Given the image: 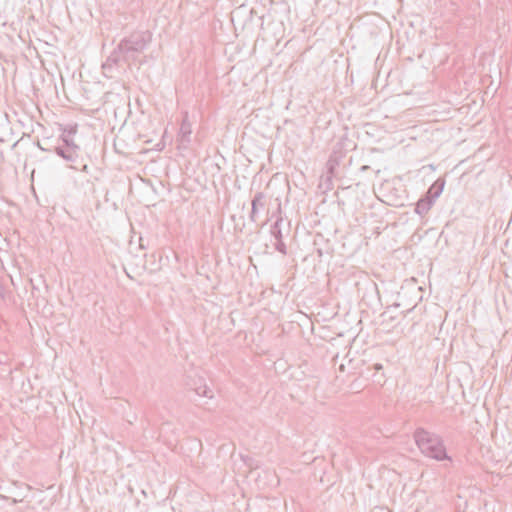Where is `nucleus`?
<instances>
[{"label": "nucleus", "mask_w": 512, "mask_h": 512, "mask_svg": "<svg viewBox=\"0 0 512 512\" xmlns=\"http://www.w3.org/2000/svg\"><path fill=\"white\" fill-rule=\"evenodd\" d=\"M151 42V34L148 31H136L123 38L117 47L107 57L103 63V70L110 71L113 66L121 62L130 64L136 62L140 55Z\"/></svg>", "instance_id": "f257e3e1"}, {"label": "nucleus", "mask_w": 512, "mask_h": 512, "mask_svg": "<svg viewBox=\"0 0 512 512\" xmlns=\"http://www.w3.org/2000/svg\"><path fill=\"white\" fill-rule=\"evenodd\" d=\"M414 440L423 455L437 461L449 459L440 436L424 428H417L414 432Z\"/></svg>", "instance_id": "f03ea898"}, {"label": "nucleus", "mask_w": 512, "mask_h": 512, "mask_svg": "<svg viewBox=\"0 0 512 512\" xmlns=\"http://www.w3.org/2000/svg\"><path fill=\"white\" fill-rule=\"evenodd\" d=\"M53 150L59 157L69 163V168L88 173V165L82 164L81 149L74 141L65 140V144L56 145Z\"/></svg>", "instance_id": "7ed1b4c3"}, {"label": "nucleus", "mask_w": 512, "mask_h": 512, "mask_svg": "<svg viewBox=\"0 0 512 512\" xmlns=\"http://www.w3.org/2000/svg\"><path fill=\"white\" fill-rule=\"evenodd\" d=\"M266 205L267 196L263 192H257L251 201V212L249 215L251 222H257L258 214L265 209Z\"/></svg>", "instance_id": "20e7f679"}, {"label": "nucleus", "mask_w": 512, "mask_h": 512, "mask_svg": "<svg viewBox=\"0 0 512 512\" xmlns=\"http://www.w3.org/2000/svg\"><path fill=\"white\" fill-rule=\"evenodd\" d=\"M188 386L198 396L206 397L209 399L213 398L212 390L207 386L205 379L202 377H198L197 379L192 380L191 382L188 383Z\"/></svg>", "instance_id": "39448f33"}, {"label": "nucleus", "mask_w": 512, "mask_h": 512, "mask_svg": "<svg viewBox=\"0 0 512 512\" xmlns=\"http://www.w3.org/2000/svg\"><path fill=\"white\" fill-rule=\"evenodd\" d=\"M191 134H192V127L191 123L188 121L187 114L185 115L184 119L182 120L180 131H179V143L183 147H187V145L191 141Z\"/></svg>", "instance_id": "423d86ee"}, {"label": "nucleus", "mask_w": 512, "mask_h": 512, "mask_svg": "<svg viewBox=\"0 0 512 512\" xmlns=\"http://www.w3.org/2000/svg\"><path fill=\"white\" fill-rule=\"evenodd\" d=\"M445 185V181L442 179H437L427 190L425 193V197L435 202V200L441 195L443 192Z\"/></svg>", "instance_id": "0eeeda50"}, {"label": "nucleus", "mask_w": 512, "mask_h": 512, "mask_svg": "<svg viewBox=\"0 0 512 512\" xmlns=\"http://www.w3.org/2000/svg\"><path fill=\"white\" fill-rule=\"evenodd\" d=\"M433 204H434L433 201H431L427 197L423 196L416 203L415 212L420 216H424L428 213V211L431 209Z\"/></svg>", "instance_id": "6e6552de"}, {"label": "nucleus", "mask_w": 512, "mask_h": 512, "mask_svg": "<svg viewBox=\"0 0 512 512\" xmlns=\"http://www.w3.org/2000/svg\"><path fill=\"white\" fill-rule=\"evenodd\" d=\"M283 218L279 217L275 223L271 226V235L274 237V239H280L284 238V234L282 232V224H283Z\"/></svg>", "instance_id": "1a4fd4ad"}, {"label": "nucleus", "mask_w": 512, "mask_h": 512, "mask_svg": "<svg viewBox=\"0 0 512 512\" xmlns=\"http://www.w3.org/2000/svg\"><path fill=\"white\" fill-rule=\"evenodd\" d=\"M77 127L76 126H67L63 129V132L60 136V140L62 143L65 144V140L67 141H74L73 135L76 133Z\"/></svg>", "instance_id": "9d476101"}, {"label": "nucleus", "mask_w": 512, "mask_h": 512, "mask_svg": "<svg viewBox=\"0 0 512 512\" xmlns=\"http://www.w3.org/2000/svg\"><path fill=\"white\" fill-rule=\"evenodd\" d=\"M275 240H276V242L274 244L275 249L278 252H280L281 254L286 255L287 254V247H286V244L283 241V238L275 239Z\"/></svg>", "instance_id": "9b49d317"}, {"label": "nucleus", "mask_w": 512, "mask_h": 512, "mask_svg": "<svg viewBox=\"0 0 512 512\" xmlns=\"http://www.w3.org/2000/svg\"><path fill=\"white\" fill-rule=\"evenodd\" d=\"M337 161L336 159H332L330 158L327 162V173L330 175V176H333L334 175V172H335V168L337 166Z\"/></svg>", "instance_id": "f8f14e48"}, {"label": "nucleus", "mask_w": 512, "mask_h": 512, "mask_svg": "<svg viewBox=\"0 0 512 512\" xmlns=\"http://www.w3.org/2000/svg\"><path fill=\"white\" fill-rule=\"evenodd\" d=\"M373 367H374V369H375V370H377V371L382 369V365H381V364H379V363L374 364V366H373Z\"/></svg>", "instance_id": "ddd939ff"}, {"label": "nucleus", "mask_w": 512, "mask_h": 512, "mask_svg": "<svg viewBox=\"0 0 512 512\" xmlns=\"http://www.w3.org/2000/svg\"><path fill=\"white\" fill-rule=\"evenodd\" d=\"M388 314V311L382 313V317H385Z\"/></svg>", "instance_id": "4468645a"}, {"label": "nucleus", "mask_w": 512, "mask_h": 512, "mask_svg": "<svg viewBox=\"0 0 512 512\" xmlns=\"http://www.w3.org/2000/svg\"><path fill=\"white\" fill-rule=\"evenodd\" d=\"M372 285H373L374 289H375V290H377V286H376V284H375V283H372Z\"/></svg>", "instance_id": "2eb2a0df"}]
</instances>
